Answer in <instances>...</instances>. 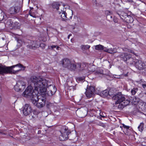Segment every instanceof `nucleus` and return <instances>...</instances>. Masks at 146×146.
Segmentation results:
<instances>
[{"mask_svg": "<svg viewBox=\"0 0 146 146\" xmlns=\"http://www.w3.org/2000/svg\"><path fill=\"white\" fill-rule=\"evenodd\" d=\"M117 13L118 15H119H119V13Z\"/></svg>", "mask_w": 146, "mask_h": 146, "instance_id": "obj_45", "label": "nucleus"}, {"mask_svg": "<svg viewBox=\"0 0 146 146\" xmlns=\"http://www.w3.org/2000/svg\"><path fill=\"white\" fill-rule=\"evenodd\" d=\"M95 91L94 86H88L85 93L86 97L88 98L93 97L94 95Z\"/></svg>", "mask_w": 146, "mask_h": 146, "instance_id": "obj_8", "label": "nucleus"}, {"mask_svg": "<svg viewBox=\"0 0 146 146\" xmlns=\"http://www.w3.org/2000/svg\"><path fill=\"white\" fill-rule=\"evenodd\" d=\"M138 91V88H133L131 90V93L132 95H135Z\"/></svg>", "mask_w": 146, "mask_h": 146, "instance_id": "obj_29", "label": "nucleus"}, {"mask_svg": "<svg viewBox=\"0 0 146 146\" xmlns=\"http://www.w3.org/2000/svg\"><path fill=\"white\" fill-rule=\"evenodd\" d=\"M20 8L17 6L12 7L9 9V12L11 14L18 13L20 11Z\"/></svg>", "mask_w": 146, "mask_h": 146, "instance_id": "obj_13", "label": "nucleus"}, {"mask_svg": "<svg viewBox=\"0 0 146 146\" xmlns=\"http://www.w3.org/2000/svg\"><path fill=\"white\" fill-rule=\"evenodd\" d=\"M30 78L29 79L28 82L31 86L27 87L25 91L23 93L22 95L24 97L31 98V100L32 99L37 98V96L36 94H33V88L32 86H33L35 88L34 86L31 85L29 83V80Z\"/></svg>", "mask_w": 146, "mask_h": 146, "instance_id": "obj_4", "label": "nucleus"}, {"mask_svg": "<svg viewBox=\"0 0 146 146\" xmlns=\"http://www.w3.org/2000/svg\"><path fill=\"white\" fill-rule=\"evenodd\" d=\"M1 96H0V104L1 103Z\"/></svg>", "mask_w": 146, "mask_h": 146, "instance_id": "obj_43", "label": "nucleus"}, {"mask_svg": "<svg viewBox=\"0 0 146 146\" xmlns=\"http://www.w3.org/2000/svg\"><path fill=\"white\" fill-rule=\"evenodd\" d=\"M90 116H90V119H92V120L94 119V120L93 121H94V122H95L94 121L96 120V119L97 118H99V119H101V118L102 117H104V116H102L101 115H100L99 116H98V115L97 116L96 115H93L92 116H91V115H90ZM92 121H91V122H92Z\"/></svg>", "mask_w": 146, "mask_h": 146, "instance_id": "obj_18", "label": "nucleus"}, {"mask_svg": "<svg viewBox=\"0 0 146 146\" xmlns=\"http://www.w3.org/2000/svg\"><path fill=\"white\" fill-rule=\"evenodd\" d=\"M122 49L123 51L125 52H131L132 53L134 54V52L133 51L131 50L128 48H122Z\"/></svg>", "mask_w": 146, "mask_h": 146, "instance_id": "obj_30", "label": "nucleus"}, {"mask_svg": "<svg viewBox=\"0 0 146 146\" xmlns=\"http://www.w3.org/2000/svg\"><path fill=\"white\" fill-rule=\"evenodd\" d=\"M125 76H127V74H125Z\"/></svg>", "mask_w": 146, "mask_h": 146, "instance_id": "obj_44", "label": "nucleus"}, {"mask_svg": "<svg viewBox=\"0 0 146 146\" xmlns=\"http://www.w3.org/2000/svg\"><path fill=\"white\" fill-rule=\"evenodd\" d=\"M127 19H126V21L127 22L130 23L131 22L132 20L133 19L131 17L129 16H127Z\"/></svg>", "mask_w": 146, "mask_h": 146, "instance_id": "obj_31", "label": "nucleus"}, {"mask_svg": "<svg viewBox=\"0 0 146 146\" xmlns=\"http://www.w3.org/2000/svg\"><path fill=\"white\" fill-rule=\"evenodd\" d=\"M104 51L110 54H113L117 52L116 50L114 48H107L106 47L104 48Z\"/></svg>", "mask_w": 146, "mask_h": 146, "instance_id": "obj_16", "label": "nucleus"}, {"mask_svg": "<svg viewBox=\"0 0 146 146\" xmlns=\"http://www.w3.org/2000/svg\"><path fill=\"white\" fill-rule=\"evenodd\" d=\"M92 123L96 124L97 125L102 126L103 127H105L106 126L105 124L100 122H94V121H92Z\"/></svg>", "mask_w": 146, "mask_h": 146, "instance_id": "obj_27", "label": "nucleus"}, {"mask_svg": "<svg viewBox=\"0 0 146 146\" xmlns=\"http://www.w3.org/2000/svg\"><path fill=\"white\" fill-rule=\"evenodd\" d=\"M70 70H74L76 68V65L74 64L70 63V65L68 68Z\"/></svg>", "mask_w": 146, "mask_h": 146, "instance_id": "obj_24", "label": "nucleus"}, {"mask_svg": "<svg viewBox=\"0 0 146 146\" xmlns=\"http://www.w3.org/2000/svg\"><path fill=\"white\" fill-rule=\"evenodd\" d=\"M6 16H5V13L3 12H1L0 13V21H2L4 19H5Z\"/></svg>", "mask_w": 146, "mask_h": 146, "instance_id": "obj_26", "label": "nucleus"}, {"mask_svg": "<svg viewBox=\"0 0 146 146\" xmlns=\"http://www.w3.org/2000/svg\"><path fill=\"white\" fill-rule=\"evenodd\" d=\"M46 101V98L42 96L40 98L37 97V98H34L31 100L32 103L39 108H42L45 106Z\"/></svg>", "mask_w": 146, "mask_h": 146, "instance_id": "obj_5", "label": "nucleus"}, {"mask_svg": "<svg viewBox=\"0 0 146 146\" xmlns=\"http://www.w3.org/2000/svg\"><path fill=\"white\" fill-rule=\"evenodd\" d=\"M25 67L19 63L11 67L0 66V74L8 73L16 74L21 70H24Z\"/></svg>", "mask_w": 146, "mask_h": 146, "instance_id": "obj_2", "label": "nucleus"}, {"mask_svg": "<svg viewBox=\"0 0 146 146\" xmlns=\"http://www.w3.org/2000/svg\"><path fill=\"white\" fill-rule=\"evenodd\" d=\"M59 46L56 45H52L48 47V48L49 49L53 50L54 48H56L57 50H59Z\"/></svg>", "mask_w": 146, "mask_h": 146, "instance_id": "obj_28", "label": "nucleus"}, {"mask_svg": "<svg viewBox=\"0 0 146 146\" xmlns=\"http://www.w3.org/2000/svg\"><path fill=\"white\" fill-rule=\"evenodd\" d=\"M130 54H128L126 53H121L119 55V57L121 58V59L124 61H127L129 55Z\"/></svg>", "mask_w": 146, "mask_h": 146, "instance_id": "obj_15", "label": "nucleus"}, {"mask_svg": "<svg viewBox=\"0 0 146 146\" xmlns=\"http://www.w3.org/2000/svg\"><path fill=\"white\" fill-rule=\"evenodd\" d=\"M61 135L59 137V138L61 141H65L68 138V135L71 133L70 131H69L68 127H63L60 131Z\"/></svg>", "mask_w": 146, "mask_h": 146, "instance_id": "obj_6", "label": "nucleus"}, {"mask_svg": "<svg viewBox=\"0 0 146 146\" xmlns=\"http://www.w3.org/2000/svg\"><path fill=\"white\" fill-rule=\"evenodd\" d=\"M105 14L107 15L110 16V15H111L112 14V12L107 10L105 11Z\"/></svg>", "mask_w": 146, "mask_h": 146, "instance_id": "obj_33", "label": "nucleus"}, {"mask_svg": "<svg viewBox=\"0 0 146 146\" xmlns=\"http://www.w3.org/2000/svg\"><path fill=\"white\" fill-rule=\"evenodd\" d=\"M144 123H141L139 125L138 127V130L141 132L143 130L144 128L143 127Z\"/></svg>", "mask_w": 146, "mask_h": 146, "instance_id": "obj_23", "label": "nucleus"}, {"mask_svg": "<svg viewBox=\"0 0 146 146\" xmlns=\"http://www.w3.org/2000/svg\"><path fill=\"white\" fill-rule=\"evenodd\" d=\"M90 47V46L88 45H82L81 46V49L83 50H85L89 48Z\"/></svg>", "mask_w": 146, "mask_h": 146, "instance_id": "obj_25", "label": "nucleus"}, {"mask_svg": "<svg viewBox=\"0 0 146 146\" xmlns=\"http://www.w3.org/2000/svg\"><path fill=\"white\" fill-rule=\"evenodd\" d=\"M113 21L114 23H117V22H118L117 19L116 17H114L113 19Z\"/></svg>", "mask_w": 146, "mask_h": 146, "instance_id": "obj_37", "label": "nucleus"}, {"mask_svg": "<svg viewBox=\"0 0 146 146\" xmlns=\"http://www.w3.org/2000/svg\"><path fill=\"white\" fill-rule=\"evenodd\" d=\"M86 66V65L85 64L78 63L77 64V67L80 70H83L84 67Z\"/></svg>", "mask_w": 146, "mask_h": 146, "instance_id": "obj_20", "label": "nucleus"}, {"mask_svg": "<svg viewBox=\"0 0 146 146\" xmlns=\"http://www.w3.org/2000/svg\"><path fill=\"white\" fill-rule=\"evenodd\" d=\"M135 66L137 69L141 70L146 68V66L142 61L136 59L135 60Z\"/></svg>", "mask_w": 146, "mask_h": 146, "instance_id": "obj_10", "label": "nucleus"}, {"mask_svg": "<svg viewBox=\"0 0 146 146\" xmlns=\"http://www.w3.org/2000/svg\"><path fill=\"white\" fill-rule=\"evenodd\" d=\"M38 113H39V112L38 111H36V110H35V111H33V114H35L36 115H37Z\"/></svg>", "mask_w": 146, "mask_h": 146, "instance_id": "obj_38", "label": "nucleus"}, {"mask_svg": "<svg viewBox=\"0 0 146 146\" xmlns=\"http://www.w3.org/2000/svg\"><path fill=\"white\" fill-rule=\"evenodd\" d=\"M84 80V78L82 77H80L77 78V80L80 81H83Z\"/></svg>", "mask_w": 146, "mask_h": 146, "instance_id": "obj_35", "label": "nucleus"}, {"mask_svg": "<svg viewBox=\"0 0 146 146\" xmlns=\"http://www.w3.org/2000/svg\"><path fill=\"white\" fill-rule=\"evenodd\" d=\"M98 72L99 74H103V71L102 70L100 71V72H99V71Z\"/></svg>", "mask_w": 146, "mask_h": 146, "instance_id": "obj_39", "label": "nucleus"}, {"mask_svg": "<svg viewBox=\"0 0 146 146\" xmlns=\"http://www.w3.org/2000/svg\"><path fill=\"white\" fill-rule=\"evenodd\" d=\"M2 39H3V40L4 39V38H2Z\"/></svg>", "mask_w": 146, "mask_h": 146, "instance_id": "obj_48", "label": "nucleus"}, {"mask_svg": "<svg viewBox=\"0 0 146 146\" xmlns=\"http://www.w3.org/2000/svg\"><path fill=\"white\" fill-rule=\"evenodd\" d=\"M112 99L116 101L115 104H119L118 108H123L129 103V101L125 100V96L121 92L114 94L112 97Z\"/></svg>", "mask_w": 146, "mask_h": 146, "instance_id": "obj_3", "label": "nucleus"}, {"mask_svg": "<svg viewBox=\"0 0 146 146\" xmlns=\"http://www.w3.org/2000/svg\"><path fill=\"white\" fill-rule=\"evenodd\" d=\"M76 90V87L75 86H74V88H73V90L74 91V90Z\"/></svg>", "mask_w": 146, "mask_h": 146, "instance_id": "obj_42", "label": "nucleus"}, {"mask_svg": "<svg viewBox=\"0 0 146 146\" xmlns=\"http://www.w3.org/2000/svg\"><path fill=\"white\" fill-rule=\"evenodd\" d=\"M59 14L61 16V17L62 19L63 20L65 21V20H69L71 19L72 16H70V17L68 18L67 17V14L66 13L65 11L62 10L59 13Z\"/></svg>", "mask_w": 146, "mask_h": 146, "instance_id": "obj_14", "label": "nucleus"}, {"mask_svg": "<svg viewBox=\"0 0 146 146\" xmlns=\"http://www.w3.org/2000/svg\"><path fill=\"white\" fill-rule=\"evenodd\" d=\"M13 23L12 21H11V19H9L6 22L7 24L9 25H11Z\"/></svg>", "mask_w": 146, "mask_h": 146, "instance_id": "obj_32", "label": "nucleus"}, {"mask_svg": "<svg viewBox=\"0 0 146 146\" xmlns=\"http://www.w3.org/2000/svg\"><path fill=\"white\" fill-rule=\"evenodd\" d=\"M28 42L29 44L27 45V47L29 49L35 50L41 46L42 45H44L43 44H40L38 40H29Z\"/></svg>", "mask_w": 146, "mask_h": 146, "instance_id": "obj_7", "label": "nucleus"}, {"mask_svg": "<svg viewBox=\"0 0 146 146\" xmlns=\"http://www.w3.org/2000/svg\"><path fill=\"white\" fill-rule=\"evenodd\" d=\"M122 126L124 128L126 129L127 130V129H128L130 127L129 126H128L125 125L123 124H122Z\"/></svg>", "mask_w": 146, "mask_h": 146, "instance_id": "obj_36", "label": "nucleus"}, {"mask_svg": "<svg viewBox=\"0 0 146 146\" xmlns=\"http://www.w3.org/2000/svg\"><path fill=\"white\" fill-rule=\"evenodd\" d=\"M142 86L144 88L146 87V82L145 81L142 82Z\"/></svg>", "mask_w": 146, "mask_h": 146, "instance_id": "obj_34", "label": "nucleus"}, {"mask_svg": "<svg viewBox=\"0 0 146 146\" xmlns=\"http://www.w3.org/2000/svg\"><path fill=\"white\" fill-rule=\"evenodd\" d=\"M25 84L23 81L18 82L15 87V90L17 92L22 91L25 88Z\"/></svg>", "mask_w": 146, "mask_h": 146, "instance_id": "obj_9", "label": "nucleus"}, {"mask_svg": "<svg viewBox=\"0 0 146 146\" xmlns=\"http://www.w3.org/2000/svg\"><path fill=\"white\" fill-rule=\"evenodd\" d=\"M121 13H124V12H122Z\"/></svg>", "mask_w": 146, "mask_h": 146, "instance_id": "obj_47", "label": "nucleus"}, {"mask_svg": "<svg viewBox=\"0 0 146 146\" xmlns=\"http://www.w3.org/2000/svg\"><path fill=\"white\" fill-rule=\"evenodd\" d=\"M32 110L31 106L29 104H26L24 106L23 112L25 116L30 114L32 112Z\"/></svg>", "mask_w": 146, "mask_h": 146, "instance_id": "obj_11", "label": "nucleus"}, {"mask_svg": "<svg viewBox=\"0 0 146 146\" xmlns=\"http://www.w3.org/2000/svg\"><path fill=\"white\" fill-rule=\"evenodd\" d=\"M110 90L109 91L108 90H105L101 92L100 93L101 96L103 97L107 96L108 95L110 96L111 95L110 94Z\"/></svg>", "mask_w": 146, "mask_h": 146, "instance_id": "obj_17", "label": "nucleus"}, {"mask_svg": "<svg viewBox=\"0 0 146 146\" xmlns=\"http://www.w3.org/2000/svg\"><path fill=\"white\" fill-rule=\"evenodd\" d=\"M52 6L53 8L58 10L59 9V7L60 6V4L59 2H54L52 3Z\"/></svg>", "mask_w": 146, "mask_h": 146, "instance_id": "obj_19", "label": "nucleus"}, {"mask_svg": "<svg viewBox=\"0 0 146 146\" xmlns=\"http://www.w3.org/2000/svg\"><path fill=\"white\" fill-rule=\"evenodd\" d=\"M110 16V17H111V18H112V16Z\"/></svg>", "mask_w": 146, "mask_h": 146, "instance_id": "obj_46", "label": "nucleus"}, {"mask_svg": "<svg viewBox=\"0 0 146 146\" xmlns=\"http://www.w3.org/2000/svg\"><path fill=\"white\" fill-rule=\"evenodd\" d=\"M95 48L96 50H102L104 49V46L100 45H98L95 46Z\"/></svg>", "mask_w": 146, "mask_h": 146, "instance_id": "obj_21", "label": "nucleus"}, {"mask_svg": "<svg viewBox=\"0 0 146 146\" xmlns=\"http://www.w3.org/2000/svg\"><path fill=\"white\" fill-rule=\"evenodd\" d=\"M73 88H74V86H71L69 87V88H70V89H72L73 90Z\"/></svg>", "mask_w": 146, "mask_h": 146, "instance_id": "obj_40", "label": "nucleus"}, {"mask_svg": "<svg viewBox=\"0 0 146 146\" xmlns=\"http://www.w3.org/2000/svg\"><path fill=\"white\" fill-rule=\"evenodd\" d=\"M29 82L31 85L34 86L35 90L41 93L47 92L49 96H52L56 91V89L54 86L49 84L50 82L47 80L39 77L32 76Z\"/></svg>", "mask_w": 146, "mask_h": 146, "instance_id": "obj_1", "label": "nucleus"}, {"mask_svg": "<svg viewBox=\"0 0 146 146\" xmlns=\"http://www.w3.org/2000/svg\"><path fill=\"white\" fill-rule=\"evenodd\" d=\"M61 64L62 66L64 68H68L70 65L71 61L70 60L67 58H64L62 59L60 61Z\"/></svg>", "mask_w": 146, "mask_h": 146, "instance_id": "obj_12", "label": "nucleus"}, {"mask_svg": "<svg viewBox=\"0 0 146 146\" xmlns=\"http://www.w3.org/2000/svg\"><path fill=\"white\" fill-rule=\"evenodd\" d=\"M44 44V45H41V46H40V47H42L44 48L45 47V45L44 44Z\"/></svg>", "mask_w": 146, "mask_h": 146, "instance_id": "obj_41", "label": "nucleus"}, {"mask_svg": "<svg viewBox=\"0 0 146 146\" xmlns=\"http://www.w3.org/2000/svg\"><path fill=\"white\" fill-rule=\"evenodd\" d=\"M127 58H128L127 60L128 61V62L130 64H133V62H134V59L131 57V54L129 55V57Z\"/></svg>", "mask_w": 146, "mask_h": 146, "instance_id": "obj_22", "label": "nucleus"}]
</instances>
